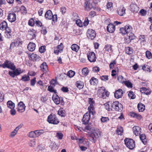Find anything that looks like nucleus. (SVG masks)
I'll list each match as a JSON object with an SVG mask.
<instances>
[{
	"label": "nucleus",
	"instance_id": "nucleus-1",
	"mask_svg": "<svg viewBox=\"0 0 152 152\" xmlns=\"http://www.w3.org/2000/svg\"><path fill=\"white\" fill-rule=\"evenodd\" d=\"M120 30L121 33L124 35L127 34V35H131V34H133L132 32V28L129 24L126 26L125 28H121Z\"/></svg>",
	"mask_w": 152,
	"mask_h": 152
},
{
	"label": "nucleus",
	"instance_id": "nucleus-2",
	"mask_svg": "<svg viewBox=\"0 0 152 152\" xmlns=\"http://www.w3.org/2000/svg\"><path fill=\"white\" fill-rule=\"evenodd\" d=\"M47 120L49 123L54 124H57L59 122V121L56 115L53 114H51L49 115Z\"/></svg>",
	"mask_w": 152,
	"mask_h": 152
},
{
	"label": "nucleus",
	"instance_id": "nucleus-3",
	"mask_svg": "<svg viewBox=\"0 0 152 152\" xmlns=\"http://www.w3.org/2000/svg\"><path fill=\"white\" fill-rule=\"evenodd\" d=\"M124 142L126 147L129 149H132L135 147V142L133 139L126 138L124 140Z\"/></svg>",
	"mask_w": 152,
	"mask_h": 152
},
{
	"label": "nucleus",
	"instance_id": "nucleus-4",
	"mask_svg": "<svg viewBox=\"0 0 152 152\" xmlns=\"http://www.w3.org/2000/svg\"><path fill=\"white\" fill-rule=\"evenodd\" d=\"M101 136V132L98 129H96L92 132L90 136L91 138L90 139L91 141H93L94 142L96 140V139L99 138Z\"/></svg>",
	"mask_w": 152,
	"mask_h": 152
},
{
	"label": "nucleus",
	"instance_id": "nucleus-5",
	"mask_svg": "<svg viewBox=\"0 0 152 152\" xmlns=\"http://www.w3.org/2000/svg\"><path fill=\"white\" fill-rule=\"evenodd\" d=\"M113 110L117 111H121L123 110V105L118 101L113 102Z\"/></svg>",
	"mask_w": 152,
	"mask_h": 152
},
{
	"label": "nucleus",
	"instance_id": "nucleus-6",
	"mask_svg": "<svg viewBox=\"0 0 152 152\" xmlns=\"http://www.w3.org/2000/svg\"><path fill=\"white\" fill-rule=\"evenodd\" d=\"M99 94H101V96H100L103 99H105L107 97H108L109 95V92L107 91H106L105 88L104 87H102L99 90Z\"/></svg>",
	"mask_w": 152,
	"mask_h": 152
},
{
	"label": "nucleus",
	"instance_id": "nucleus-7",
	"mask_svg": "<svg viewBox=\"0 0 152 152\" xmlns=\"http://www.w3.org/2000/svg\"><path fill=\"white\" fill-rule=\"evenodd\" d=\"M84 6L85 10L87 11H89L94 8L90 0H85Z\"/></svg>",
	"mask_w": 152,
	"mask_h": 152
},
{
	"label": "nucleus",
	"instance_id": "nucleus-8",
	"mask_svg": "<svg viewBox=\"0 0 152 152\" xmlns=\"http://www.w3.org/2000/svg\"><path fill=\"white\" fill-rule=\"evenodd\" d=\"M91 113L89 112H87L84 114L82 119V122L83 124H87L90 118Z\"/></svg>",
	"mask_w": 152,
	"mask_h": 152
},
{
	"label": "nucleus",
	"instance_id": "nucleus-9",
	"mask_svg": "<svg viewBox=\"0 0 152 152\" xmlns=\"http://www.w3.org/2000/svg\"><path fill=\"white\" fill-rule=\"evenodd\" d=\"M26 106L23 102L20 101L18 104L17 111L19 113H23L25 111Z\"/></svg>",
	"mask_w": 152,
	"mask_h": 152
},
{
	"label": "nucleus",
	"instance_id": "nucleus-10",
	"mask_svg": "<svg viewBox=\"0 0 152 152\" xmlns=\"http://www.w3.org/2000/svg\"><path fill=\"white\" fill-rule=\"evenodd\" d=\"M87 36L88 39H94L96 36V33L94 30L92 29L88 30L87 32Z\"/></svg>",
	"mask_w": 152,
	"mask_h": 152
},
{
	"label": "nucleus",
	"instance_id": "nucleus-11",
	"mask_svg": "<svg viewBox=\"0 0 152 152\" xmlns=\"http://www.w3.org/2000/svg\"><path fill=\"white\" fill-rule=\"evenodd\" d=\"M6 65V68H7L12 70H14L16 68V67L13 62L8 60H6L5 61Z\"/></svg>",
	"mask_w": 152,
	"mask_h": 152
},
{
	"label": "nucleus",
	"instance_id": "nucleus-12",
	"mask_svg": "<svg viewBox=\"0 0 152 152\" xmlns=\"http://www.w3.org/2000/svg\"><path fill=\"white\" fill-rule=\"evenodd\" d=\"M87 57L88 60L91 62H95L96 61V57L95 54L93 52H90L88 54Z\"/></svg>",
	"mask_w": 152,
	"mask_h": 152
},
{
	"label": "nucleus",
	"instance_id": "nucleus-13",
	"mask_svg": "<svg viewBox=\"0 0 152 152\" xmlns=\"http://www.w3.org/2000/svg\"><path fill=\"white\" fill-rule=\"evenodd\" d=\"M29 59L33 61H37L40 60L39 56L37 54L32 53L31 55H28Z\"/></svg>",
	"mask_w": 152,
	"mask_h": 152
},
{
	"label": "nucleus",
	"instance_id": "nucleus-14",
	"mask_svg": "<svg viewBox=\"0 0 152 152\" xmlns=\"http://www.w3.org/2000/svg\"><path fill=\"white\" fill-rule=\"evenodd\" d=\"M123 94V91L122 89H119L115 91L114 94V96L116 98L118 99L122 97Z\"/></svg>",
	"mask_w": 152,
	"mask_h": 152
},
{
	"label": "nucleus",
	"instance_id": "nucleus-15",
	"mask_svg": "<svg viewBox=\"0 0 152 152\" xmlns=\"http://www.w3.org/2000/svg\"><path fill=\"white\" fill-rule=\"evenodd\" d=\"M113 102H108L104 104V105L106 110L108 111L113 110Z\"/></svg>",
	"mask_w": 152,
	"mask_h": 152
},
{
	"label": "nucleus",
	"instance_id": "nucleus-16",
	"mask_svg": "<svg viewBox=\"0 0 152 152\" xmlns=\"http://www.w3.org/2000/svg\"><path fill=\"white\" fill-rule=\"evenodd\" d=\"M16 19V15L14 12L10 13L8 16V19L10 22H14Z\"/></svg>",
	"mask_w": 152,
	"mask_h": 152
},
{
	"label": "nucleus",
	"instance_id": "nucleus-17",
	"mask_svg": "<svg viewBox=\"0 0 152 152\" xmlns=\"http://www.w3.org/2000/svg\"><path fill=\"white\" fill-rule=\"evenodd\" d=\"M132 129L134 134L136 136L140 135L141 132V129L138 126H134Z\"/></svg>",
	"mask_w": 152,
	"mask_h": 152
},
{
	"label": "nucleus",
	"instance_id": "nucleus-18",
	"mask_svg": "<svg viewBox=\"0 0 152 152\" xmlns=\"http://www.w3.org/2000/svg\"><path fill=\"white\" fill-rule=\"evenodd\" d=\"M115 26L113 24L110 23L107 27V30L108 32L112 33L115 31Z\"/></svg>",
	"mask_w": 152,
	"mask_h": 152
},
{
	"label": "nucleus",
	"instance_id": "nucleus-19",
	"mask_svg": "<svg viewBox=\"0 0 152 152\" xmlns=\"http://www.w3.org/2000/svg\"><path fill=\"white\" fill-rule=\"evenodd\" d=\"M128 37L125 39V42L127 44H129L132 40L134 39L135 37L134 34H131V35H127Z\"/></svg>",
	"mask_w": 152,
	"mask_h": 152
},
{
	"label": "nucleus",
	"instance_id": "nucleus-20",
	"mask_svg": "<svg viewBox=\"0 0 152 152\" xmlns=\"http://www.w3.org/2000/svg\"><path fill=\"white\" fill-rule=\"evenodd\" d=\"M125 8L123 6L121 7L117 11L118 14L121 16H123L125 14Z\"/></svg>",
	"mask_w": 152,
	"mask_h": 152
},
{
	"label": "nucleus",
	"instance_id": "nucleus-21",
	"mask_svg": "<svg viewBox=\"0 0 152 152\" xmlns=\"http://www.w3.org/2000/svg\"><path fill=\"white\" fill-rule=\"evenodd\" d=\"M36 47V45L35 43L32 42H30L28 45L27 48L28 50L31 51H34Z\"/></svg>",
	"mask_w": 152,
	"mask_h": 152
},
{
	"label": "nucleus",
	"instance_id": "nucleus-22",
	"mask_svg": "<svg viewBox=\"0 0 152 152\" xmlns=\"http://www.w3.org/2000/svg\"><path fill=\"white\" fill-rule=\"evenodd\" d=\"M40 68L44 72H48V66L45 62H43L41 65Z\"/></svg>",
	"mask_w": 152,
	"mask_h": 152
},
{
	"label": "nucleus",
	"instance_id": "nucleus-23",
	"mask_svg": "<svg viewBox=\"0 0 152 152\" xmlns=\"http://www.w3.org/2000/svg\"><path fill=\"white\" fill-rule=\"evenodd\" d=\"M140 90L142 93H144L147 95H149L151 92V90L150 89L146 88L145 87L141 88Z\"/></svg>",
	"mask_w": 152,
	"mask_h": 152
},
{
	"label": "nucleus",
	"instance_id": "nucleus-24",
	"mask_svg": "<svg viewBox=\"0 0 152 152\" xmlns=\"http://www.w3.org/2000/svg\"><path fill=\"white\" fill-rule=\"evenodd\" d=\"M53 15L51 11L50 10H48L45 13V16L46 19L51 20L52 18V16Z\"/></svg>",
	"mask_w": 152,
	"mask_h": 152
},
{
	"label": "nucleus",
	"instance_id": "nucleus-25",
	"mask_svg": "<svg viewBox=\"0 0 152 152\" xmlns=\"http://www.w3.org/2000/svg\"><path fill=\"white\" fill-rule=\"evenodd\" d=\"M94 104H90V106L88 107L89 111L90 113H91L92 115H94L95 114V111L94 110Z\"/></svg>",
	"mask_w": 152,
	"mask_h": 152
},
{
	"label": "nucleus",
	"instance_id": "nucleus-26",
	"mask_svg": "<svg viewBox=\"0 0 152 152\" xmlns=\"http://www.w3.org/2000/svg\"><path fill=\"white\" fill-rule=\"evenodd\" d=\"M140 140L142 141V142L145 145L147 143V139L146 138V136L144 134H141L140 135Z\"/></svg>",
	"mask_w": 152,
	"mask_h": 152
},
{
	"label": "nucleus",
	"instance_id": "nucleus-27",
	"mask_svg": "<svg viewBox=\"0 0 152 152\" xmlns=\"http://www.w3.org/2000/svg\"><path fill=\"white\" fill-rule=\"evenodd\" d=\"M84 86V83L81 81H78L76 82V86L79 89L83 88Z\"/></svg>",
	"mask_w": 152,
	"mask_h": 152
},
{
	"label": "nucleus",
	"instance_id": "nucleus-28",
	"mask_svg": "<svg viewBox=\"0 0 152 152\" xmlns=\"http://www.w3.org/2000/svg\"><path fill=\"white\" fill-rule=\"evenodd\" d=\"M7 104L8 107L11 109L15 108V104L11 100L7 101Z\"/></svg>",
	"mask_w": 152,
	"mask_h": 152
},
{
	"label": "nucleus",
	"instance_id": "nucleus-29",
	"mask_svg": "<svg viewBox=\"0 0 152 152\" xmlns=\"http://www.w3.org/2000/svg\"><path fill=\"white\" fill-rule=\"evenodd\" d=\"M71 48L73 51L77 52L80 49V47L76 44H73L71 45Z\"/></svg>",
	"mask_w": 152,
	"mask_h": 152
},
{
	"label": "nucleus",
	"instance_id": "nucleus-30",
	"mask_svg": "<svg viewBox=\"0 0 152 152\" xmlns=\"http://www.w3.org/2000/svg\"><path fill=\"white\" fill-rule=\"evenodd\" d=\"M137 108L139 112H142L145 109V106L142 103H140L138 104Z\"/></svg>",
	"mask_w": 152,
	"mask_h": 152
},
{
	"label": "nucleus",
	"instance_id": "nucleus-31",
	"mask_svg": "<svg viewBox=\"0 0 152 152\" xmlns=\"http://www.w3.org/2000/svg\"><path fill=\"white\" fill-rule=\"evenodd\" d=\"M7 26V23L5 21H3L0 24V29L1 30H4Z\"/></svg>",
	"mask_w": 152,
	"mask_h": 152
},
{
	"label": "nucleus",
	"instance_id": "nucleus-32",
	"mask_svg": "<svg viewBox=\"0 0 152 152\" xmlns=\"http://www.w3.org/2000/svg\"><path fill=\"white\" fill-rule=\"evenodd\" d=\"M123 129L122 127L119 126L117 127V130H116L117 134L118 135H121L123 132Z\"/></svg>",
	"mask_w": 152,
	"mask_h": 152
},
{
	"label": "nucleus",
	"instance_id": "nucleus-33",
	"mask_svg": "<svg viewBox=\"0 0 152 152\" xmlns=\"http://www.w3.org/2000/svg\"><path fill=\"white\" fill-rule=\"evenodd\" d=\"M112 45L107 44L105 46L104 49L106 51L109 52H112L113 51V50L112 48Z\"/></svg>",
	"mask_w": 152,
	"mask_h": 152
},
{
	"label": "nucleus",
	"instance_id": "nucleus-34",
	"mask_svg": "<svg viewBox=\"0 0 152 152\" xmlns=\"http://www.w3.org/2000/svg\"><path fill=\"white\" fill-rule=\"evenodd\" d=\"M90 82L91 85H94L98 83V80L94 77H92L90 80Z\"/></svg>",
	"mask_w": 152,
	"mask_h": 152
},
{
	"label": "nucleus",
	"instance_id": "nucleus-35",
	"mask_svg": "<svg viewBox=\"0 0 152 152\" xmlns=\"http://www.w3.org/2000/svg\"><path fill=\"white\" fill-rule=\"evenodd\" d=\"M13 70L15 76L18 75L23 72V71L20 68L15 69Z\"/></svg>",
	"mask_w": 152,
	"mask_h": 152
},
{
	"label": "nucleus",
	"instance_id": "nucleus-36",
	"mask_svg": "<svg viewBox=\"0 0 152 152\" xmlns=\"http://www.w3.org/2000/svg\"><path fill=\"white\" fill-rule=\"evenodd\" d=\"M28 137L30 138H34L37 137L36 132L34 131H31L29 132L28 134Z\"/></svg>",
	"mask_w": 152,
	"mask_h": 152
},
{
	"label": "nucleus",
	"instance_id": "nucleus-37",
	"mask_svg": "<svg viewBox=\"0 0 152 152\" xmlns=\"http://www.w3.org/2000/svg\"><path fill=\"white\" fill-rule=\"evenodd\" d=\"M131 8L132 10L134 11L137 12L138 10V7L135 4H132L130 5Z\"/></svg>",
	"mask_w": 152,
	"mask_h": 152
},
{
	"label": "nucleus",
	"instance_id": "nucleus-38",
	"mask_svg": "<svg viewBox=\"0 0 152 152\" xmlns=\"http://www.w3.org/2000/svg\"><path fill=\"white\" fill-rule=\"evenodd\" d=\"M52 98L54 103L56 104H58L60 103V97H59L58 96H57L55 97H54L53 96L52 97Z\"/></svg>",
	"mask_w": 152,
	"mask_h": 152
},
{
	"label": "nucleus",
	"instance_id": "nucleus-39",
	"mask_svg": "<svg viewBox=\"0 0 152 152\" xmlns=\"http://www.w3.org/2000/svg\"><path fill=\"white\" fill-rule=\"evenodd\" d=\"M142 69L144 71L149 72H151L152 71V70H151L150 67L147 65H144L142 67Z\"/></svg>",
	"mask_w": 152,
	"mask_h": 152
},
{
	"label": "nucleus",
	"instance_id": "nucleus-40",
	"mask_svg": "<svg viewBox=\"0 0 152 152\" xmlns=\"http://www.w3.org/2000/svg\"><path fill=\"white\" fill-rule=\"evenodd\" d=\"M35 132H36L37 137L41 135L45 132V131L43 129L36 130L35 131Z\"/></svg>",
	"mask_w": 152,
	"mask_h": 152
},
{
	"label": "nucleus",
	"instance_id": "nucleus-41",
	"mask_svg": "<svg viewBox=\"0 0 152 152\" xmlns=\"http://www.w3.org/2000/svg\"><path fill=\"white\" fill-rule=\"evenodd\" d=\"M30 77L29 76L24 75L22 77L21 80L23 81H27L30 80Z\"/></svg>",
	"mask_w": 152,
	"mask_h": 152
},
{
	"label": "nucleus",
	"instance_id": "nucleus-42",
	"mask_svg": "<svg viewBox=\"0 0 152 152\" xmlns=\"http://www.w3.org/2000/svg\"><path fill=\"white\" fill-rule=\"evenodd\" d=\"M82 73L83 75L85 76L87 75L89 71L87 68H84L82 69Z\"/></svg>",
	"mask_w": 152,
	"mask_h": 152
},
{
	"label": "nucleus",
	"instance_id": "nucleus-43",
	"mask_svg": "<svg viewBox=\"0 0 152 152\" xmlns=\"http://www.w3.org/2000/svg\"><path fill=\"white\" fill-rule=\"evenodd\" d=\"M75 74V72L74 71L70 70L67 72V75L70 78H71L73 77Z\"/></svg>",
	"mask_w": 152,
	"mask_h": 152
},
{
	"label": "nucleus",
	"instance_id": "nucleus-44",
	"mask_svg": "<svg viewBox=\"0 0 152 152\" xmlns=\"http://www.w3.org/2000/svg\"><path fill=\"white\" fill-rule=\"evenodd\" d=\"M58 114L61 116H65V111L61 109H59L58 112Z\"/></svg>",
	"mask_w": 152,
	"mask_h": 152
},
{
	"label": "nucleus",
	"instance_id": "nucleus-45",
	"mask_svg": "<svg viewBox=\"0 0 152 152\" xmlns=\"http://www.w3.org/2000/svg\"><path fill=\"white\" fill-rule=\"evenodd\" d=\"M54 87L51 86H49L48 90L51 92L56 93V90H54L53 89Z\"/></svg>",
	"mask_w": 152,
	"mask_h": 152
},
{
	"label": "nucleus",
	"instance_id": "nucleus-46",
	"mask_svg": "<svg viewBox=\"0 0 152 152\" xmlns=\"http://www.w3.org/2000/svg\"><path fill=\"white\" fill-rule=\"evenodd\" d=\"M146 56L148 59H150L152 58V54L151 53L148 51H147L145 52Z\"/></svg>",
	"mask_w": 152,
	"mask_h": 152
},
{
	"label": "nucleus",
	"instance_id": "nucleus-47",
	"mask_svg": "<svg viewBox=\"0 0 152 152\" xmlns=\"http://www.w3.org/2000/svg\"><path fill=\"white\" fill-rule=\"evenodd\" d=\"M129 98L131 99H134L135 97V95L132 91H130L128 94Z\"/></svg>",
	"mask_w": 152,
	"mask_h": 152
},
{
	"label": "nucleus",
	"instance_id": "nucleus-48",
	"mask_svg": "<svg viewBox=\"0 0 152 152\" xmlns=\"http://www.w3.org/2000/svg\"><path fill=\"white\" fill-rule=\"evenodd\" d=\"M125 85L128 88H132V85L130 82L126 81L124 82Z\"/></svg>",
	"mask_w": 152,
	"mask_h": 152
},
{
	"label": "nucleus",
	"instance_id": "nucleus-49",
	"mask_svg": "<svg viewBox=\"0 0 152 152\" xmlns=\"http://www.w3.org/2000/svg\"><path fill=\"white\" fill-rule=\"evenodd\" d=\"M39 50L41 53L44 52L46 50V46H41L39 48Z\"/></svg>",
	"mask_w": 152,
	"mask_h": 152
},
{
	"label": "nucleus",
	"instance_id": "nucleus-50",
	"mask_svg": "<svg viewBox=\"0 0 152 152\" xmlns=\"http://www.w3.org/2000/svg\"><path fill=\"white\" fill-rule=\"evenodd\" d=\"M31 35L32 37H31L30 39H33L34 37H36V36L34 34V32H33L31 31H29V34L28 35V36H31Z\"/></svg>",
	"mask_w": 152,
	"mask_h": 152
},
{
	"label": "nucleus",
	"instance_id": "nucleus-51",
	"mask_svg": "<svg viewBox=\"0 0 152 152\" xmlns=\"http://www.w3.org/2000/svg\"><path fill=\"white\" fill-rule=\"evenodd\" d=\"M18 132V131L17 130L15 129L13 131L11 132L10 136L11 137H14L17 134Z\"/></svg>",
	"mask_w": 152,
	"mask_h": 152
},
{
	"label": "nucleus",
	"instance_id": "nucleus-52",
	"mask_svg": "<svg viewBox=\"0 0 152 152\" xmlns=\"http://www.w3.org/2000/svg\"><path fill=\"white\" fill-rule=\"evenodd\" d=\"M78 18V16L77 14L76 13H73L72 14V18L73 20H75L76 19H77Z\"/></svg>",
	"mask_w": 152,
	"mask_h": 152
},
{
	"label": "nucleus",
	"instance_id": "nucleus-53",
	"mask_svg": "<svg viewBox=\"0 0 152 152\" xmlns=\"http://www.w3.org/2000/svg\"><path fill=\"white\" fill-rule=\"evenodd\" d=\"M139 13L142 16H145L147 14V11L144 9H142L140 11Z\"/></svg>",
	"mask_w": 152,
	"mask_h": 152
},
{
	"label": "nucleus",
	"instance_id": "nucleus-54",
	"mask_svg": "<svg viewBox=\"0 0 152 152\" xmlns=\"http://www.w3.org/2000/svg\"><path fill=\"white\" fill-rule=\"evenodd\" d=\"M63 136V134L61 132H58L57 133L56 136L60 140H61L62 139Z\"/></svg>",
	"mask_w": 152,
	"mask_h": 152
},
{
	"label": "nucleus",
	"instance_id": "nucleus-55",
	"mask_svg": "<svg viewBox=\"0 0 152 152\" xmlns=\"http://www.w3.org/2000/svg\"><path fill=\"white\" fill-rule=\"evenodd\" d=\"M109 120V119L107 117H102L101 118V121L102 123H104Z\"/></svg>",
	"mask_w": 152,
	"mask_h": 152
},
{
	"label": "nucleus",
	"instance_id": "nucleus-56",
	"mask_svg": "<svg viewBox=\"0 0 152 152\" xmlns=\"http://www.w3.org/2000/svg\"><path fill=\"white\" fill-rule=\"evenodd\" d=\"M34 24V19L31 18L28 21V24L31 26H33Z\"/></svg>",
	"mask_w": 152,
	"mask_h": 152
},
{
	"label": "nucleus",
	"instance_id": "nucleus-57",
	"mask_svg": "<svg viewBox=\"0 0 152 152\" xmlns=\"http://www.w3.org/2000/svg\"><path fill=\"white\" fill-rule=\"evenodd\" d=\"M76 23L77 25L80 27H82L83 26V24L82 22L80 20H77L76 21Z\"/></svg>",
	"mask_w": 152,
	"mask_h": 152
},
{
	"label": "nucleus",
	"instance_id": "nucleus-58",
	"mask_svg": "<svg viewBox=\"0 0 152 152\" xmlns=\"http://www.w3.org/2000/svg\"><path fill=\"white\" fill-rule=\"evenodd\" d=\"M50 85L53 86H55L56 84V80L54 79H52L50 81Z\"/></svg>",
	"mask_w": 152,
	"mask_h": 152
},
{
	"label": "nucleus",
	"instance_id": "nucleus-59",
	"mask_svg": "<svg viewBox=\"0 0 152 152\" xmlns=\"http://www.w3.org/2000/svg\"><path fill=\"white\" fill-rule=\"evenodd\" d=\"M116 61L115 60L113 61H112L110 63L109 66L110 69H113L114 66L116 64Z\"/></svg>",
	"mask_w": 152,
	"mask_h": 152
},
{
	"label": "nucleus",
	"instance_id": "nucleus-60",
	"mask_svg": "<svg viewBox=\"0 0 152 152\" xmlns=\"http://www.w3.org/2000/svg\"><path fill=\"white\" fill-rule=\"evenodd\" d=\"M101 79L103 81H106L108 79V76L107 75H103L101 77Z\"/></svg>",
	"mask_w": 152,
	"mask_h": 152
},
{
	"label": "nucleus",
	"instance_id": "nucleus-61",
	"mask_svg": "<svg viewBox=\"0 0 152 152\" xmlns=\"http://www.w3.org/2000/svg\"><path fill=\"white\" fill-rule=\"evenodd\" d=\"M36 144V142L34 140H31L29 143L30 147H34Z\"/></svg>",
	"mask_w": 152,
	"mask_h": 152
},
{
	"label": "nucleus",
	"instance_id": "nucleus-62",
	"mask_svg": "<svg viewBox=\"0 0 152 152\" xmlns=\"http://www.w3.org/2000/svg\"><path fill=\"white\" fill-rule=\"evenodd\" d=\"M126 51L127 52H128L127 53L129 54H132L133 53L132 49L129 47H128L127 48Z\"/></svg>",
	"mask_w": 152,
	"mask_h": 152
},
{
	"label": "nucleus",
	"instance_id": "nucleus-63",
	"mask_svg": "<svg viewBox=\"0 0 152 152\" xmlns=\"http://www.w3.org/2000/svg\"><path fill=\"white\" fill-rule=\"evenodd\" d=\"M91 129V127L89 125H88L87 126H86V127H85V128L84 129H83V130L84 131H88V130L89 131V130H90Z\"/></svg>",
	"mask_w": 152,
	"mask_h": 152
},
{
	"label": "nucleus",
	"instance_id": "nucleus-64",
	"mask_svg": "<svg viewBox=\"0 0 152 152\" xmlns=\"http://www.w3.org/2000/svg\"><path fill=\"white\" fill-rule=\"evenodd\" d=\"M63 48V45L62 43H61V44L58 45V52H59V51L62 50Z\"/></svg>",
	"mask_w": 152,
	"mask_h": 152
}]
</instances>
